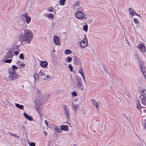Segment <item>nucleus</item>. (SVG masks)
Returning a JSON list of instances; mask_svg holds the SVG:
<instances>
[{"label":"nucleus","mask_w":146,"mask_h":146,"mask_svg":"<svg viewBox=\"0 0 146 146\" xmlns=\"http://www.w3.org/2000/svg\"><path fill=\"white\" fill-rule=\"evenodd\" d=\"M25 35L27 39V40L28 41V43H30L31 40L33 38V34L31 31L29 30L25 31Z\"/></svg>","instance_id":"f257e3e1"},{"label":"nucleus","mask_w":146,"mask_h":146,"mask_svg":"<svg viewBox=\"0 0 146 146\" xmlns=\"http://www.w3.org/2000/svg\"><path fill=\"white\" fill-rule=\"evenodd\" d=\"M88 40L86 36H85L81 42L80 46L81 48H84L86 47L88 45Z\"/></svg>","instance_id":"f03ea898"},{"label":"nucleus","mask_w":146,"mask_h":146,"mask_svg":"<svg viewBox=\"0 0 146 146\" xmlns=\"http://www.w3.org/2000/svg\"><path fill=\"white\" fill-rule=\"evenodd\" d=\"M9 78L10 80H15L18 79L19 78V76L17 74H14L11 71L10 73H9Z\"/></svg>","instance_id":"7ed1b4c3"},{"label":"nucleus","mask_w":146,"mask_h":146,"mask_svg":"<svg viewBox=\"0 0 146 146\" xmlns=\"http://www.w3.org/2000/svg\"><path fill=\"white\" fill-rule=\"evenodd\" d=\"M23 20H24L27 23H29L31 21V17L28 16V14L26 13L25 14L23 15L21 17Z\"/></svg>","instance_id":"20e7f679"},{"label":"nucleus","mask_w":146,"mask_h":146,"mask_svg":"<svg viewBox=\"0 0 146 146\" xmlns=\"http://www.w3.org/2000/svg\"><path fill=\"white\" fill-rule=\"evenodd\" d=\"M76 17L79 19L85 18V16L83 13L81 12H77L75 14Z\"/></svg>","instance_id":"39448f33"},{"label":"nucleus","mask_w":146,"mask_h":146,"mask_svg":"<svg viewBox=\"0 0 146 146\" xmlns=\"http://www.w3.org/2000/svg\"><path fill=\"white\" fill-rule=\"evenodd\" d=\"M77 87L80 88L81 90H83V87L82 84V82L80 78H78L77 80Z\"/></svg>","instance_id":"423d86ee"},{"label":"nucleus","mask_w":146,"mask_h":146,"mask_svg":"<svg viewBox=\"0 0 146 146\" xmlns=\"http://www.w3.org/2000/svg\"><path fill=\"white\" fill-rule=\"evenodd\" d=\"M53 41L55 44L56 45H60V38L59 37H57L56 36L54 35L53 36Z\"/></svg>","instance_id":"0eeeda50"},{"label":"nucleus","mask_w":146,"mask_h":146,"mask_svg":"<svg viewBox=\"0 0 146 146\" xmlns=\"http://www.w3.org/2000/svg\"><path fill=\"white\" fill-rule=\"evenodd\" d=\"M13 56V54L12 51H9L5 56V58L8 59L9 58H11Z\"/></svg>","instance_id":"6e6552de"},{"label":"nucleus","mask_w":146,"mask_h":146,"mask_svg":"<svg viewBox=\"0 0 146 146\" xmlns=\"http://www.w3.org/2000/svg\"><path fill=\"white\" fill-rule=\"evenodd\" d=\"M64 108L65 113L66 114V116L67 118H69L70 116V115L69 113V110L68 109H67V106L65 105H64Z\"/></svg>","instance_id":"1a4fd4ad"},{"label":"nucleus","mask_w":146,"mask_h":146,"mask_svg":"<svg viewBox=\"0 0 146 146\" xmlns=\"http://www.w3.org/2000/svg\"><path fill=\"white\" fill-rule=\"evenodd\" d=\"M138 48L142 52H143L145 51V46L142 44H140L139 45Z\"/></svg>","instance_id":"9d476101"},{"label":"nucleus","mask_w":146,"mask_h":146,"mask_svg":"<svg viewBox=\"0 0 146 146\" xmlns=\"http://www.w3.org/2000/svg\"><path fill=\"white\" fill-rule=\"evenodd\" d=\"M129 12L130 13V15L131 16H133L134 15V14L136 15L141 17L140 15L137 13L135 11H134V10H129Z\"/></svg>","instance_id":"9b49d317"},{"label":"nucleus","mask_w":146,"mask_h":146,"mask_svg":"<svg viewBox=\"0 0 146 146\" xmlns=\"http://www.w3.org/2000/svg\"><path fill=\"white\" fill-rule=\"evenodd\" d=\"M23 115L26 119L31 121H33V117L29 116L25 112L23 113Z\"/></svg>","instance_id":"f8f14e48"},{"label":"nucleus","mask_w":146,"mask_h":146,"mask_svg":"<svg viewBox=\"0 0 146 146\" xmlns=\"http://www.w3.org/2000/svg\"><path fill=\"white\" fill-rule=\"evenodd\" d=\"M40 65L42 67H45L47 66L48 63L46 61H42L40 62Z\"/></svg>","instance_id":"ddd939ff"},{"label":"nucleus","mask_w":146,"mask_h":146,"mask_svg":"<svg viewBox=\"0 0 146 146\" xmlns=\"http://www.w3.org/2000/svg\"><path fill=\"white\" fill-rule=\"evenodd\" d=\"M36 109L38 111H40L42 109V105L41 104H36Z\"/></svg>","instance_id":"4468645a"},{"label":"nucleus","mask_w":146,"mask_h":146,"mask_svg":"<svg viewBox=\"0 0 146 146\" xmlns=\"http://www.w3.org/2000/svg\"><path fill=\"white\" fill-rule=\"evenodd\" d=\"M60 129L61 130H67L68 129V125H62L60 126Z\"/></svg>","instance_id":"2eb2a0df"},{"label":"nucleus","mask_w":146,"mask_h":146,"mask_svg":"<svg viewBox=\"0 0 146 146\" xmlns=\"http://www.w3.org/2000/svg\"><path fill=\"white\" fill-rule=\"evenodd\" d=\"M20 39L21 41L24 42L27 40V39L25 37V34L24 36L22 35L21 36Z\"/></svg>","instance_id":"dca6fc26"},{"label":"nucleus","mask_w":146,"mask_h":146,"mask_svg":"<svg viewBox=\"0 0 146 146\" xmlns=\"http://www.w3.org/2000/svg\"><path fill=\"white\" fill-rule=\"evenodd\" d=\"M142 107L140 105V102L139 100H137V108L140 111L141 108Z\"/></svg>","instance_id":"f3484780"},{"label":"nucleus","mask_w":146,"mask_h":146,"mask_svg":"<svg viewBox=\"0 0 146 146\" xmlns=\"http://www.w3.org/2000/svg\"><path fill=\"white\" fill-rule=\"evenodd\" d=\"M16 106L19 109L23 110L24 109V106L23 105H20L18 104H15Z\"/></svg>","instance_id":"a211bd4d"},{"label":"nucleus","mask_w":146,"mask_h":146,"mask_svg":"<svg viewBox=\"0 0 146 146\" xmlns=\"http://www.w3.org/2000/svg\"><path fill=\"white\" fill-rule=\"evenodd\" d=\"M141 95L144 97H146V90H143L141 93Z\"/></svg>","instance_id":"6ab92c4d"},{"label":"nucleus","mask_w":146,"mask_h":146,"mask_svg":"<svg viewBox=\"0 0 146 146\" xmlns=\"http://www.w3.org/2000/svg\"><path fill=\"white\" fill-rule=\"evenodd\" d=\"M91 101L92 104L96 108H99V106L98 105V103L97 102H96V101L94 100H91Z\"/></svg>","instance_id":"aec40b11"},{"label":"nucleus","mask_w":146,"mask_h":146,"mask_svg":"<svg viewBox=\"0 0 146 146\" xmlns=\"http://www.w3.org/2000/svg\"><path fill=\"white\" fill-rule=\"evenodd\" d=\"M139 67L141 70L142 72L143 73V72H146L145 70H144L145 69V66L143 64L140 65L139 66Z\"/></svg>","instance_id":"412c9836"},{"label":"nucleus","mask_w":146,"mask_h":146,"mask_svg":"<svg viewBox=\"0 0 146 146\" xmlns=\"http://www.w3.org/2000/svg\"><path fill=\"white\" fill-rule=\"evenodd\" d=\"M38 74L39 76H40L42 77H43L45 75V74L44 72L42 70H40L38 73Z\"/></svg>","instance_id":"4be33fe9"},{"label":"nucleus","mask_w":146,"mask_h":146,"mask_svg":"<svg viewBox=\"0 0 146 146\" xmlns=\"http://www.w3.org/2000/svg\"><path fill=\"white\" fill-rule=\"evenodd\" d=\"M141 102L144 105L146 106V98H142L141 100Z\"/></svg>","instance_id":"5701e85b"},{"label":"nucleus","mask_w":146,"mask_h":146,"mask_svg":"<svg viewBox=\"0 0 146 146\" xmlns=\"http://www.w3.org/2000/svg\"><path fill=\"white\" fill-rule=\"evenodd\" d=\"M88 26L87 25H85L83 27V29L86 32H87L88 30Z\"/></svg>","instance_id":"b1692460"},{"label":"nucleus","mask_w":146,"mask_h":146,"mask_svg":"<svg viewBox=\"0 0 146 146\" xmlns=\"http://www.w3.org/2000/svg\"><path fill=\"white\" fill-rule=\"evenodd\" d=\"M39 75L38 74L35 73L34 75V77L35 80H36L39 79Z\"/></svg>","instance_id":"393cba45"},{"label":"nucleus","mask_w":146,"mask_h":146,"mask_svg":"<svg viewBox=\"0 0 146 146\" xmlns=\"http://www.w3.org/2000/svg\"><path fill=\"white\" fill-rule=\"evenodd\" d=\"M71 50L69 49L66 50L65 52V53L66 54H70L71 53Z\"/></svg>","instance_id":"a878e982"},{"label":"nucleus","mask_w":146,"mask_h":146,"mask_svg":"<svg viewBox=\"0 0 146 146\" xmlns=\"http://www.w3.org/2000/svg\"><path fill=\"white\" fill-rule=\"evenodd\" d=\"M11 71L12 72H13V73H14V74H17V72L15 70H13V68H10L9 69V73H10V72H11Z\"/></svg>","instance_id":"bb28decb"},{"label":"nucleus","mask_w":146,"mask_h":146,"mask_svg":"<svg viewBox=\"0 0 146 146\" xmlns=\"http://www.w3.org/2000/svg\"><path fill=\"white\" fill-rule=\"evenodd\" d=\"M80 2L79 1H78L75 4H74L73 5L74 8H76V7H78L80 5Z\"/></svg>","instance_id":"cd10ccee"},{"label":"nucleus","mask_w":146,"mask_h":146,"mask_svg":"<svg viewBox=\"0 0 146 146\" xmlns=\"http://www.w3.org/2000/svg\"><path fill=\"white\" fill-rule=\"evenodd\" d=\"M77 106H76L73 104H72V107L74 108V109L75 110V111L76 113V109Z\"/></svg>","instance_id":"c85d7f7f"},{"label":"nucleus","mask_w":146,"mask_h":146,"mask_svg":"<svg viewBox=\"0 0 146 146\" xmlns=\"http://www.w3.org/2000/svg\"><path fill=\"white\" fill-rule=\"evenodd\" d=\"M55 131L58 133L61 132V130L57 127L56 126L54 128Z\"/></svg>","instance_id":"c756f323"},{"label":"nucleus","mask_w":146,"mask_h":146,"mask_svg":"<svg viewBox=\"0 0 146 146\" xmlns=\"http://www.w3.org/2000/svg\"><path fill=\"white\" fill-rule=\"evenodd\" d=\"M65 1V0H60L59 3L60 5H64Z\"/></svg>","instance_id":"7c9ffc66"},{"label":"nucleus","mask_w":146,"mask_h":146,"mask_svg":"<svg viewBox=\"0 0 146 146\" xmlns=\"http://www.w3.org/2000/svg\"><path fill=\"white\" fill-rule=\"evenodd\" d=\"M72 58L71 57H68L66 60V61L67 62H71L72 61Z\"/></svg>","instance_id":"2f4dec72"},{"label":"nucleus","mask_w":146,"mask_h":146,"mask_svg":"<svg viewBox=\"0 0 146 146\" xmlns=\"http://www.w3.org/2000/svg\"><path fill=\"white\" fill-rule=\"evenodd\" d=\"M12 61L11 59H7L5 60V62L6 63H10Z\"/></svg>","instance_id":"473e14b6"},{"label":"nucleus","mask_w":146,"mask_h":146,"mask_svg":"<svg viewBox=\"0 0 146 146\" xmlns=\"http://www.w3.org/2000/svg\"><path fill=\"white\" fill-rule=\"evenodd\" d=\"M79 73L82 76L84 75V72L82 70H80L79 71Z\"/></svg>","instance_id":"72a5a7b5"},{"label":"nucleus","mask_w":146,"mask_h":146,"mask_svg":"<svg viewBox=\"0 0 146 146\" xmlns=\"http://www.w3.org/2000/svg\"><path fill=\"white\" fill-rule=\"evenodd\" d=\"M47 16L50 18H52L53 17V15L52 14H50L48 15H47Z\"/></svg>","instance_id":"f704fd0d"},{"label":"nucleus","mask_w":146,"mask_h":146,"mask_svg":"<svg viewBox=\"0 0 146 146\" xmlns=\"http://www.w3.org/2000/svg\"><path fill=\"white\" fill-rule=\"evenodd\" d=\"M19 58L20 59H23L24 58V56L23 54H21L19 56Z\"/></svg>","instance_id":"c9c22d12"},{"label":"nucleus","mask_w":146,"mask_h":146,"mask_svg":"<svg viewBox=\"0 0 146 146\" xmlns=\"http://www.w3.org/2000/svg\"><path fill=\"white\" fill-rule=\"evenodd\" d=\"M10 135L12 136H14V137H15L17 138H19V135H17L15 134H14L13 133H11Z\"/></svg>","instance_id":"e433bc0d"},{"label":"nucleus","mask_w":146,"mask_h":146,"mask_svg":"<svg viewBox=\"0 0 146 146\" xmlns=\"http://www.w3.org/2000/svg\"><path fill=\"white\" fill-rule=\"evenodd\" d=\"M69 69L70 70V71H73V67L72 66L71 64H70L69 65Z\"/></svg>","instance_id":"4c0bfd02"},{"label":"nucleus","mask_w":146,"mask_h":146,"mask_svg":"<svg viewBox=\"0 0 146 146\" xmlns=\"http://www.w3.org/2000/svg\"><path fill=\"white\" fill-rule=\"evenodd\" d=\"M12 68H13V70H15V69H18V68L17 67V66H16L15 65H13L12 66Z\"/></svg>","instance_id":"58836bf2"},{"label":"nucleus","mask_w":146,"mask_h":146,"mask_svg":"<svg viewBox=\"0 0 146 146\" xmlns=\"http://www.w3.org/2000/svg\"><path fill=\"white\" fill-rule=\"evenodd\" d=\"M72 94L74 96H75L77 95V94L74 91L72 93Z\"/></svg>","instance_id":"ea45409f"},{"label":"nucleus","mask_w":146,"mask_h":146,"mask_svg":"<svg viewBox=\"0 0 146 146\" xmlns=\"http://www.w3.org/2000/svg\"><path fill=\"white\" fill-rule=\"evenodd\" d=\"M35 143L33 142H32L29 144V145L30 146H35Z\"/></svg>","instance_id":"a19ab883"},{"label":"nucleus","mask_w":146,"mask_h":146,"mask_svg":"<svg viewBox=\"0 0 146 146\" xmlns=\"http://www.w3.org/2000/svg\"><path fill=\"white\" fill-rule=\"evenodd\" d=\"M134 21L135 22L137 23H138L139 22V21L136 18L134 19Z\"/></svg>","instance_id":"79ce46f5"},{"label":"nucleus","mask_w":146,"mask_h":146,"mask_svg":"<svg viewBox=\"0 0 146 146\" xmlns=\"http://www.w3.org/2000/svg\"><path fill=\"white\" fill-rule=\"evenodd\" d=\"M19 53V51H15L14 52L15 55H17Z\"/></svg>","instance_id":"37998d69"},{"label":"nucleus","mask_w":146,"mask_h":146,"mask_svg":"<svg viewBox=\"0 0 146 146\" xmlns=\"http://www.w3.org/2000/svg\"><path fill=\"white\" fill-rule=\"evenodd\" d=\"M104 69L106 71H107V72L108 73V74L109 75H110V73L108 71V70H107L106 68L105 67H104Z\"/></svg>","instance_id":"c03bdc74"},{"label":"nucleus","mask_w":146,"mask_h":146,"mask_svg":"<svg viewBox=\"0 0 146 146\" xmlns=\"http://www.w3.org/2000/svg\"><path fill=\"white\" fill-rule=\"evenodd\" d=\"M44 123H45L46 124V125H48V123L47 122V121L46 120H45V121H44Z\"/></svg>","instance_id":"a18cd8bd"},{"label":"nucleus","mask_w":146,"mask_h":146,"mask_svg":"<svg viewBox=\"0 0 146 146\" xmlns=\"http://www.w3.org/2000/svg\"><path fill=\"white\" fill-rule=\"evenodd\" d=\"M82 76L83 78V79L84 80V81L85 82V78L84 77V75H82Z\"/></svg>","instance_id":"49530a36"},{"label":"nucleus","mask_w":146,"mask_h":146,"mask_svg":"<svg viewBox=\"0 0 146 146\" xmlns=\"http://www.w3.org/2000/svg\"><path fill=\"white\" fill-rule=\"evenodd\" d=\"M38 111V113L40 115V116L41 117V116L42 115V114L41 113V112L40 111Z\"/></svg>","instance_id":"de8ad7c7"},{"label":"nucleus","mask_w":146,"mask_h":146,"mask_svg":"<svg viewBox=\"0 0 146 146\" xmlns=\"http://www.w3.org/2000/svg\"><path fill=\"white\" fill-rule=\"evenodd\" d=\"M25 65V64H21V66H24Z\"/></svg>","instance_id":"09e8293b"},{"label":"nucleus","mask_w":146,"mask_h":146,"mask_svg":"<svg viewBox=\"0 0 146 146\" xmlns=\"http://www.w3.org/2000/svg\"><path fill=\"white\" fill-rule=\"evenodd\" d=\"M46 78H50V76H46Z\"/></svg>","instance_id":"8fccbe9b"},{"label":"nucleus","mask_w":146,"mask_h":146,"mask_svg":"<svg viewBox=\"0 0 146 146\" xmlns=\"http://www.w3.org/2000/svg\"><path fill=\"white\" fill-rule=\"evenodd\" d=\"M44 133L45 135L46 136L47 135V132H46V131H44Z\"/></svg>","instance_id":"3c124183"},{"label":"nucleus","mask_w":146,"mask_h":146,"mask_svg":"<svg viewBox=\"0 0 146 146\" xmlns=\"http://www.w3.org/2000/svg\"><path fill=\"white\" fill-rule=\"evenodd\" d=\"M144 127H145V128L146 129V122L145 123V124Z\"/></svg>","instance_id":"603ef678"},{"label":"nucleus","mask_w":146,"mask_h":146,"mask_svg":"<svg viewBox=\"0 0 146 146\" xmlns=\"http://www.w3.org/2000/svg\"><path fill=\"white\" fill-rule=\"evenodd\" d=\"M53 10H48V11L50 12H52V11Z\"/></svg>","instance_id":"864d4df0"},{"label":"nucleus","mask_w":146,"mask_h":146,"mask_svg":"<svg viewBox=\"0 0 146 146\" xmlns=\"http://www.w3.org/2000/svg\"><path fill=\"white\" fill-rule=\"evenodd\" d=\"M143 111L145 112L146 111V110L145 109Z\"/></svg>","instance_id":"5fc2aeb1"},{"label":"nucleus","mask_w":146,"mask_h":146,"mask_svg":"<svg viewBox=\"0 0 146 146\" xmlns=\"http://www.w3.org/2000/svg\"><path fill=\"white\" fill-rule=\"evenodd\" d=\"M129 9H132L131 8H129Z\"/></svg>","instance_id":"6e6d98bb"},{"label":"nucleus","mask_w":146,"mask_h":146,"mask_svg":"<svg viewBox=\"0 0 146 146\" xmlns=\"http://www.w3.org/2000/svg\"><path fill=\"white\" fill-rule=\"evenodd\" d=\"M74 146H76L75 145H74Z\"/></svg>","instance_id":"4d7b16f0"},{"label":"nucleus","mask_w":146,"mask_h":146,"mask_svg":"<svg viewBox=\"0 0 146 146\" xmlns=\"http://www.w3.org/2000/svg\"><path fill=\"white\" fill-rule=\"evenodd\" d=\"M47 9H49V8H48Z\"/></svg>","instance_id":"13d9d810"}]
</instances>
